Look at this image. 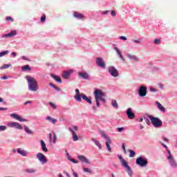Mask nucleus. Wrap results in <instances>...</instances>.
Instances as JSON below:
<instances>
[{"label": "nucleus", "instance_id": "f257e3e1", "mask_svg": "<svg viewBox=\"0 0 177 177\" xmlns=\"http://www.w3.org/2000/svg\"><path fill=\"white\" fill-rule=\"evenodd\" d=\"M26 79L29 91L37 92V91H38V82H37V80L30 76H27Z\"/></svg>", "mask_w": 177, "mask_h": 177}, {"label": "nucleus", "instance_id": "f03ea898", "mask_svg": "<svg viewBox=\"0 0 177 177\" xmlns=\"http://www.w3.org/2000/svg\"><path fill=\"white\" fill-rule=\"evenodd\" d=\"M103 96H104V93L101 90L96 89L94 91V97L95 99L97 107H100V100H101V102H104V103H106V99L103 98Z\"/></svg>", "mask_w": 177, "mask_h": 177}, {"label": "nucleus", "instance_id": "7ed1b4c3", "mask_svg": "<svg viewBox=\"0 0 177 177\" xmlns=\"http://www.w3.org/2000/svg\"><path fill=\"white\" fill-rule=\"evenodd\" d=\"M148 118L150 120L152 125L155 127V128H160L162 127V121L160 120L158 118L153 117L152 115H148Z\"/></svg>", "mask_w": 177, "mask_h": 177}, {"label": "nucleus", "instance_id": "20e7f679", "mask_svg": "<svg viewBox=\"0 0 177 177\" xmlns=\"http://www.w3.org/2000/svg\"><path fill=\"white\" fill-rule=\"evenodd\" d=\"M136 163L137 165H140V167H147V164H149V162H147V159L140 156L136 158Z\"/></svg>", "mask_w": 177, "mask_h": 177}, {"label": "nucleus", "instance_id": "39448f33", "mask_svg": "<svg viewBox=\"0 0 177 177\" xmlns=\"http://www.w3.org/2000/svg\"><path fill=\"white\" fill-rule=\"evenodd\" d=\"M36 158H37V160H39V161H40L41 164H46V162H48V160H46V156H45V155H44V153L41 152H39L36 155Z\"/></svg>", "mask_w": 177, "mask_h": 177}, {"label": "nucleus", "instance_id": "423d86ee", "mask_svg": "<svg viewBox=\"0 0 177 177\" xmlns=\"http://www.w3.org/2000/svg\"><path fill=\"white\" fill-rule=\"evenodd\" d=\"M138 95L141 97H145V96H146V95H147V87L141 86L140 87V88L138 89Z\"/></svg>", "mask_w": 177, "mask_h": 177}, {"label": "nucleus", "instance_id": "0eeeda50", "mask_svg": "<svg viewBox=\"0 0 177 177\" xmlns=\"http://www.w3.org/2000/svg\"><path fill=\"white\" fill-rule=\"evenodd\" d=\"M109 73L112 75V77H118V71L115 69L114 66H109L108 68Z\"/></svg>", "mask_w": 177, "mask_h": 177}, {"label": "nucleus", "instance_id": "6e6552de", "mask_svg": "<svg viewBox=\"0 0 177 177\" xmlns=\"http://www.w3.org/2000/svg\"><path fill=\"white\" fill-rule=\"evenodd\" d=\"M96 64L99 67H102V68H106V63H104V60L102 57H97L96 59Z\"/></svg>", "mask_w": 177, "mask_h": 177}, {"label": "nucleus", "instance_id": "1a4fd4ad", "mask_svg": "<svg viewBox=\"0 0 177 177\" xmlns=\"http://www.w3.org/2000/svg\"><path fill=\"white\" fill-rule=\"evenodd\" d=\"M10 117H12V118H15L17 121H20L21 122H27V120L24 118H22L19 115H17L16 113H11Z\"/></svg>", "mask_w": 177, "mask_h": 177}, {"label": "nucleus", "instance_id": "9d476101", "mask_svg": "<svg viewBox=\"0 0 177 177\" xmlns=\"http://www.w3.org/2000/svg\"><path fill=\"white\" fill-rule=\"evenodd\" d=\"M8 126L10 127V128H15L16 127L17 129H23V127L21 126L19 122H12V123H8Z\"/></svg>", "mask_w": 177, "mask_h": 177}, {"label": "nucleus", "instance_id": "9b49d317", "mask_svg": "<svg viewBox=\"0 0 177 177\" xmlns=\"http://www.w3.org/2000/svg\"><path fill=\"white\" fill-rule=\"evenodd\" d=\"M127 114L129 120H133V118H135V113L132 112V109L131 108L127 109Z\"/></svg>", "mask_w": 177, "mask_h": 177}, {"label": "nucleus", "instance_id": "f8f14e48", "mask_svg": "<svg viewBox=\"0 0 177 177\" xmlns=\"http://www.w3.org/2000/svg\"><path fill=\"white\" fill-rule=\"evenodd\" d=\"M77 158L80 159V160L82 162H85L86 164L91 165V161H89V160L88 158H86L85 156H84L82 155H80L77 156Z\"/></svg>", "mask_w": 177, "mask_h": 177}, {"label": "nucleus", "instance_id": "ddd939ff", "mask_svg": "<svg viewBox=\"0 0 177 177\" xmlns=\"http://www.w3.org/2000/svg\"><path fill=\"white\" fill-rule=\"evenodd\" d=\"M73 73L72 70H68L66 71H64L62 77L64 78V80H68L70 78V74Z\"/></svg>", "mask_w": 177, "mask_h": 177}, {"label": "nucleus", "instance_id": "4468645a", "mask_svg": "<svg viewBox=\"0 0 177 177\" xmlns=\"http://www.w3.org/2000/svg\"><path fill=\"white\" fill-rule=\"evenodd\" d=\"M167 158L169 160V162H170L171 167H174V168H176L177 164H176V162H175V160L174 159L172 156H169L167 157Z\"/></svg>", "mask_w": 177, "mask_h": 177}, {"label": "nucleus", "instance_id": "2eb2a0df", "mask_svg": "<svg viewBox=\"0 0 177 177\" xmlns=\"http://www.w3.org/2000/svg\"><path fill=\"white\" fill-rule=\"evenodd\" d=\"M16 34H17V32H16V30H12L10 33L3 35V38H12V37H15Z\"/></svg>", "mask_w": 177, "mask_h": 177}, {"label": "nucleus", "instance_id": "dca6fc26", "mask_svg": "<svg viewBox=\"0 0 177 177\" xmlns=\"http://www.w3.org/2000/svg\"><path fill=\"white\" fill-rule=\"evenodd\" d=\"M105 145L107 150L109 151V153H111V147H110V145H111V140L110 138H107Z\"/></svg>", "mask_w": 177, "mask_h": 177}, {"label": "nucleus", "instance_id": "f3484780", "mask_svg": "<svg viewBox=\"0 0 177 177\" xmlns=\"http://www.w3.org/2000/svg\"><path fill=\"white\" fill-rule=\"evenodd\" d=\"M68 129L72 133V136H73V141L77 142V140H78V136H77V133L71 128H69Z\"/></svg>", "mask_w": 177, "mask_h": 177}, {"label": "nucleus", "instance_id": "a211bd4d", "mask_svg": "<svg viewBox=\"0 0 177 177\" xmlns=\"http://www.w3.org/2000/svg\"><path fill=\"white\" fill-rule=\"evenodd\" d=\"M40 143L41 145V150L44 151V153H48V148H46V144H45V142H44L43 140H41Z\"/></svg>", "mask_w": 177, "mask_h": 177}, {"label": "nucleus", "instance_id": "6ab92c4d", "mask_svg": "<svg viewBox=\"0 0 177 177\" xmlns=\"http://www.w3.org/2000/svg\"><path fill=\"white\" fill-rule=\"evenodd\" d=\"M114 50H115L116 53L118 55V56L121 59V60H122L124 62L125 60V59L122 56V53H121V51H120L118 48L114 47Z\"/></svg>", "mask_w": 177, "mask_h": 177}, {"label": "nucleus", "instance_id": "aec40b11", "mask_svg": "<svg viewBox=\"0 0 177 177\" xmlns=\"http://www.w3.org/2000/svg\"><path fill=\"white\" fill-rule=\"evenodd\" d=\"M73 16L74 17H76V19H85V16H84V15L77 12L73 13Z\"/></svg>", "mask_w": 177, "mask_h": 177}, {"label": "nucleus", "instance_id": "412c9836", "mask_svg": "<svg viewBox=\"0 0 177 177\" xmlns=\"http://www.w3.org/2000/svg\"><path fill=\"white\" fill-rule=\"evenodd\" d=\"M79 76L81 77V78H84V80H88V78H89V75L86 72L79 73Z\"/></svg>", "mask_w": 177, "mask_h": 177}, {"label": "nucleus", "instance_id": "4be33fe9", "mask_svg": "<svg viewBox=\"0 0 177 177\" xmlns=\"http://www.w3.org/2000/svg\"><path fill=\"white\" fill-rule=\"evenodd\" d=\"M127 57H129V59H130V60H133L134 62L139 61V59L138 58V57H136L133 55H131V54H128Z\"/></svg>", "mask_w": 177, "mask_h": 177}, {"label": "nucleus", "instance_id": "5701e85b", "mask_svg": "<svg viewBox=\"0 0 177 177\" xmlns=\"http://www.w3.org/2000/svg\"><path fill=\"white\" fill-rule=\"evenodd\" d=\"M81 96H82V99H84V100H86V102H87V103H89V104H92V100H91V99H89L88 96H86V95L81 94Z\"/></svg>", "mask_w": 177, "mask_h": 177}, {"label": "nucleus", "instance_id": "b1692460", "mask_svg": "<svg viewBox=\"0 0 177 177\" xmlns=\"http://www.w3.org/2000/svg\"><path fill=\"white\" fill-rule=\"evenodd\" d=\"M156 104H157L158 108L160 111H162L163 113H165V108L158 102H156Z\"/></svg>", "mask_w": 177, "mask_h": 177}, {"label": "nucleus", "instance_id": "393cba45", "mask_svg": "<svg viewBox=\"0 0 177 177\" xmlns=\"http://www.w3.org/2000/svg\"><path fill=\"white\" fill-rule=\"evenodd\" d=\"M17 151L19 154H21L23 157H26L27 156V153H26V151H23L21 148H18L17 149Z\"/></svg>", "mask_w": 177, "mask_h": 177}, {"label": "nucleus", "instance_id": "a878e982", "mask_svg": "<svg viewBox=\"0 0 177 177\" xmlns=\"http://www.w3.org/2000/svg\"><path fill=\"white\" fill-rule=\"evenodd\" d=\"M46 120H47V121H49L50 122H52V124H56V122H57V120L50 116H47Z\"/></svg>", "mask_w": 177, "mask_h": 177}, {"label": "nucleus", "instance_id": "bb28decb", "mask_svg": "<svg viewBox=\"0 0 177 177\" xmlns=\"http://www.w3.org/2000/svg\"><path fill=\"white\" fill-rule=\"evenodd\" d=\"M51 77L52 78H53L57 82H59L60 84H62V79L60 78V77L59 76H56L53 74H51Z\"/></svg>", "mask_w": 177, "mask_h": 177}, {"label": "nucleus", "instance_id": "cd10ccee", "mask_svg": "<svg viewBox=\"0 0 177 177\" xmlns=\"http://www.w3.org/2000/svg\"><path fill=\"white\" fill-rule=\"evenodd\" d=\"M22 71H31V67H30L28 65H25L21 67Z\"/></svg>", "mask_w": 177, "mask_h": 177}, {"label": "nucleus", "instance_id": "c85d7f7f", "mask_svg": "<svg viewBox=\"0 0 177 177\" xmlns=\"http://www.w3.org/2000/svg\"><path fill=\"white\" fill-rule=\"evenodd\" d=\"M111 104L114 107V109H118V104L117 103V100H112Z\"/></svg>", "mask_w": 177, "mask_h": 177}, {"label": "nucleus", "instance_id": "c756f323", "mask_svg": "<svg viewBox=\"0 0 177 177\" xmlns=\"http://www.w3.org/2000/svg\"><path fill=\"white\" fill-rule=\"evenodd\" d=\"M93 142H94L95 145H96V146H97V147H99V149H102V145L100 144V142H99V141L95 139H92Z\"/></svg>", "mask_w": 177, "mask_h": 177}, {"label": "nucleus", "instance_id": "7c9ffc66", "mask_svg": "<svg viewBox=\"0 0 177 177\" xmlns=\"http://www.w3.org/2000/svg\"><path fill=\"white\" fill-rule=\"evenodd\" d=\"M126 169H127L126 171L128 175H129L130 176H132L133 173H132V169H131V167L129 166V167H127Z\"/></svg>", "mask_w": 177, "mask_h": 177}, {"label": "nucleus", "instance_id": "2f4dec72", "mask_svg": "<svg viewBox=\"0 0 177 177\" xmlns=\"http://www.w3.org/2000/svg\"><path fill=\"white\" fill-rule=\"evenodd\" d=\"M121 162H122V167H124V168H128L129 167V165H128V163L127 162L125 159L122 160Z\"/></svg>", "mask_w": 177, "mask_h": 177}, {"label": "nucleus", "instance_id": "473e14b6", "mask_svg": "<svg viewBox=\"0 0 177 177\" xmlns=\"http://www.w3.org/2000/svg\"><path fill=\"white\" fill-rule=\"evenodd\" d=\"M25 171L27 172L28 174H34L36 172V170L34 169H26Z\"/></svg>", "mask_w": 177, "mask_h": 177}, {"label": "nucleus", "instance_id": "72a5a7b5", "mask_svg": "<svg viewBox=\"0 0 177 177\" xmlns=\"http://www.w3.org/2000/svg\"><path fill=\"white\" fill-rule=\"evenodd\" d=\"M129 152L130 153L129 157H135V156H136V153L132 149H129Z\"/></svg>", "mask_w": 177, "mask_h": 177}, {"label": "nucleus", "instance_id": "f704fd0d", "mask_svg": "<svg viewBox=\"0 0 177 177\" xmlns=\"http://www.w3.org/2000/svg\"><path fill=\"white\" fill-rule=\"evenodd\" d=\"M24 131L27 133H32V131L30 130V129L28 128V127L27 126H24Z\"/></svg>", "mask_w": 177, "mask_h": 177}, {"label": "nucleus", "instance_id": "c9c22d12", "mask_svg": "<svg viewBox=\"0 0 177 177\" xmlns=\"http://www.w3.org/2000/svg\"><path fill=\"white\" fill-rule=\"evenodd\" d=\"M81 97L82 96L80 95V94H77L75 96V100H77V102H81Z\"/></svg>", "mask_w": 177, "mask_h": 177}, {"label": "nucleus", "instance_id": "e433bc0d", "mask_svg": "<svg viewBox=\"0 0 177 177\" xmlns=\"http://www.w3.org/2000/svg\"><path fill=\"white\" fill-rule=\"evenodd\" d=\"M8 53H9L8 50H4L0 53V57H2L3 56H5V55H8Z\"/></svg>", "mask_w": 177, "mask_h": 177}, {"label": "nucleus", "instance_id": "4c0bfd02", "mask_svg": "<svg viewBox=\"0 0 177 177\" xmlns=\"http://www.w3.org/2000/svg\"><path fill=\"white\" fill-rule=\"evenodd\" d=\"M10 66H12V65H10V64H4V65L2 66V67H1V69L3 70L5 68H9V67H10Z\"/></svg>", "mask_w": 177, "mask_h": 177}, {"label": "nucleus", "instance_id": "58836bf2", "mask_svg": "<svg viewBox=\"0 0 177 177\" xmlns=\"http://www.w3.org/2000/svg\"><path fill=\"white\" fill-rule=\"evenodd\" d=\"M100 135H102L103 136V138H105L106 139H107V138H109L107 136V135H106V133H104V131H100Z\"/></svg>", "mask_w": 177, "mask_h": 177}, {"label": "nucleus", "instance_id": "ea45409f", "mask_svg": "<svg viewBox=\"0 0 177 177\" xmlns=\"http://www.w3.org/2000/svg\"><path fill=\"white\" fill-rule=\"evenodd\" d=\"M6 129H7L6 126H3V125L0 126V132L3 131H6Z\"/></svg>", "mask_w": 177, "mask_h": 177}, {"label": "nucleus", "instance_id": "a19ab883", "mask_svg": "<svg viewBox=\"0 0 177 177\" xmlns=\"http://www.w3.org/2000/svg\"><path fill=\"white\" fill-rule=\"evenodd\" d=\"M49 104H50V106H51V107H52L53 109H57L56 104H55L53 102H49Z\"/></svg>", "mask_w": 177, "mask_h": 177}, {"label": "nucleus", "instance_id": "79ce46f5", "mask_svg": "<svg viewBox=\"0 0 177 177\" xmlns=\"http://www.w3.org/2000/svg\"><path fill=\"white\" fill-rule=\"evenodd\" d=\"M68 160H70V161H71V162H73V164H78V161L75 160L73 158H71V157L68 158Z\"/></svg>", "mask_w": 177, "mask_h": 177}, {"label": "nucleus", "instance_id": "37998d69", "mask_svg": "<svg viewBox=\"0 0 177 177\" xmlns=\"http://www.w3.org/2000/svg\"><path fill=\"white\" fill-rule=\"evenodd\" d=\"M84 172H88V174H92V171L89 169L88 168L84 167Z\"/></svg>", "mask_w": 177, "mask_h": 177}, {"label": "nucleus", "instance_id": "c03bdc74", "mask_svg": "<svg viewBox=\"0 0 177 177\" xmlns=\"http://www.w3.org/2000/svg\"><path fill=\"white\" fill-rule=\"evenodd\" d=\"M6 20H7V21H12V22L14 21L13 18H12L11 17H7L6 18Z\"/></svg>", "mask_w": 177, "mask_h": 177}, {"label": "nucleus", "instance_id": "a18cd8bd", "mask_svg": "<svg viewBox=\"0 0 177 177\" xmlns=\"http://www.w3.org/2000/svg\"><path fill=\"white\" fill-rule=\"evenodd\" d=\"M45 20H46V15H43V16L41 17V23H44Z\"/></svg>", "mask_w": 177, "mask_h": 177}, {"label": "nucleus", "instance_id": "49530a36", "mask_svg": "<svg viewBox=\"0 0 177 177\" xmlns=\"http://www.w3.org/2000/svg\"><path fill=\"white\" fill-rule=\"evenodd\" d=\"M57 141V137L56 136V133H54V139L53 140V142L56 143Z\"/></svg>", "mask_w": 177, "mask_h": 177}, {"label": "nucleus", "instance_id": "de8ad7c7", "mask_svg": "<svg viewBox=\"0 0 177 177\" xmlns=\"http://www.w3.org/2000/svg\"><path fill=\"white\" fill-rule=\"evenodd\" d=\"M122 148L123 149V151L125 154H127V149H125V144H122Z\"/></svg>", "mask_w": 177, "mask_h": 177}, {"label": "nucleus", "instance_id": "09e8293b", "mask_svg": "<svg viewBox=\"0 0 177 177\" xmlns=\"http://www.w3.org/2000/svg\"><path fill=\"white\" fill-rule=\"evenodd\" d=\"M154 44H156V45H158V44H160V39H155Z\"/></svg>", "mask_w": 177, "mask_h": 177}, {"label": "nucleus", "instance_id": "8fccbe9b", "mask_svg": "<svg viewBox=\"0 0 177 177\" xmlns=\"http://www.w3.org/2000/svg\"><path fill=\"white\" fill-rule=\"evenodd\" d=\"M134 42H136V44H140V42H142V39L134 40Z\"/></svg>", "mask_w": 177, "mask_h": 177}, {"label": "nucleus", "instance_id": "3c124183", "mask_svg": "<svg viewBox=\"0 0 177 177\" xmlns=\"http://www.w3.org/2000/svg\"><path fill=\"white\" fill-rule=\"evenodd\" d=\"M111 16H113V17H115V11L111 10Z\"/></svg>", "mask_w": 177, "mask_h": 177}, {"label": "nucleus", "instance_id": "603ef678", "mask_svg": "<svg viewBox=\"0 0 177 177\" xmlns=\"http://www.w3.org/2000/svg\"><path fill=\"white\" fill-rule=\"evenodd\" d=\"M118 132H122V131H124V127H118Z\"/></svg>", "mask_w": 177, "mask_h": 177}, {"label": "nucleus", "instance_id": "864d4df0", "mask_svg": "<svg viewBox=\"0 0 177 177\" xmlns=\"http://www.w3.org/2000/svg\"><path fill=\"white\" fill-rule=\"evenodd\" d=\"M120 39H122L123 41H127V37L121 36V37H120Z\"/></svg>", "mask_w": 177, "mask_h": 177}, {"label": "nucleus", "instance_id": "5fc2aeb1", "mask_svg": "<svg viewBox=\"0 0 177 177\" xmlns=\"http://www.w3.org/2000/svg\"><path fill=\"white\" fill-rule=\"evenodd\" d=\"M32 103V101H27L24 103L25 106H27V104H31Z\"/></svg>", "mask_w": 177, "mask_h": 177}, {"label": "nucleus", "instance_id": "6e6d98bb", "mask_svg": "<svg viewBox=\"0 0 177 177\" xmlns=\"http://www.w3.org/2000/svg\"><path fill=\"white\" fill-rule=\"evenodd\" d=\"M72 171H73L74 177H78V174L77 173H75V171L74 170H72Z\"/></svg>", "mask_w": 177, "mask_h": 177}, {"label": "nucleus", "instance_id": "4d7b16f0", "mask_svg": "<svg viewBox=\"0 0 177 177\" xmlns=\"http://www.w3.org/2000/svg\"><path fill=\"white\" fill-rule=\"evenodd\" d=\"M145 122L147 124V125H150V120H149V119L145 118Z\"/></svg>", "mask_w": 177, "mask_h": 177}, {"label": "nucleus", "instance_id": "13d9d810", "mask_svg": "<svg viewBox=\"0 0 177 177\" xmlns=\"http://www.w3.org/2000/svg\"><path fill=\"white\" fill-rule=\"evenodd\" d=\"M11 55L13 56V57H16V56H17V53H16V52H12Z\"/></svg>", "mask_w": 177, "mask_h": 177}, {"label": "nucleus", "instance_id": "bf43d9fd", "mask_svg": "<svg viewBox=\"0 0 177 177\" xmlns=\"http://www.w3.org/2000/svg\"><path fill=\"white\" fill-rule=\"evenodd\" d=\"M150 91H151V92H157V91L156 90V88H153V87H151V88H150Z\"/></svg>", "mask_w": 177, "mask_h": 177}, {"label": "nucleus", "instance_id": "052dcab7", "mask_svg": "<svg viewBox=\"0 0 177 177\" xmlns=\"http://www.w3.org/2000/svg\"><path fill=\"white\" fill-rule=\"evenodd\" d=\"M76 95H80V90L78 88L75 89Z\"/></svg>", "mask_w": 177, "mask_h": 177}, {"label": "nucleus", "instance_id": "680f3d73", "mask_svg": "<svg viewBox=\"0 0 177 177\" xmlns=\"http://www.w3.org/2000/svg\"><path fill=\"white\" fill-rule=\"evenodd\" d=\"M5 110H8V109L7 108H1L0 107V111H4Z\"/></svg>", "mask_w": 177, "mask_h": 177}, {"label": "nucleus", "instance_id": "e2e57ef3", "mask_svg": "<svg viewBox=\"0 0 177 177\" xmlns=\"http://www.w3.org/2000/svg\"><path fill=\"white\" fill-rule=\"evenodd\" d=\"M21 59H23V60H29L28 58H26L25 56H22Z\"/></svg>", "mask_w": 177, "mask_h": 177}, {"label": "nucleus", "instance_id": "0e129e2a", "mask_svg": "<svg viewBox=\"0 0 177 177\" xmlns=\"http://www.w3.org/2000/svg\"><path fill=\"white\" fill-rule=\"evenodd\" d=\"M109 13V10L104 11L102 15H107Z\"/></svg>", "mask_w": 177, "mask_h": 177}, {"label": "nucleus", "instance_id": "69168bd1", "mask_svg": "<svg viewBox=\"0 0 177 177\" xmlns=\"http://www.w3.org/2000/svg\"><path fill=\"white\" fill-rule=\"evenodd\" d=\"M119 160H120V162L122 161V160H124V158H122V156H119Z\"/></svg>", "mask_w": 177, "mask_h": 177}, {"label": "nucleus", "instance_id": "338daca9", "mask_svg": "<svg viewBox=\"0 0 177 177\" xmlns=\"http://www.w3.org/2000/svg\"><path fill=\"white\" fill-rule=\"evenodd\" d=\"M73 129H75V131H78V127L77 126H74Z\"/></svg>", "mask_w": 177, "mask_h": 177}, {"label": "nucleus", "instance_id": "774afa93", "mask_svg": "<svg viewBox=\"0 0 177 177\" xmlns=\"http://www.w3.org/2000/svg\"><path fill=\"white\" fill-rule=\"evenodd\" d=\"M50 86H52L53 88H55V85L54 84L50 83Z\"/></svg>", "mask_w": 177, "mask_h": 177}]
</instances>
